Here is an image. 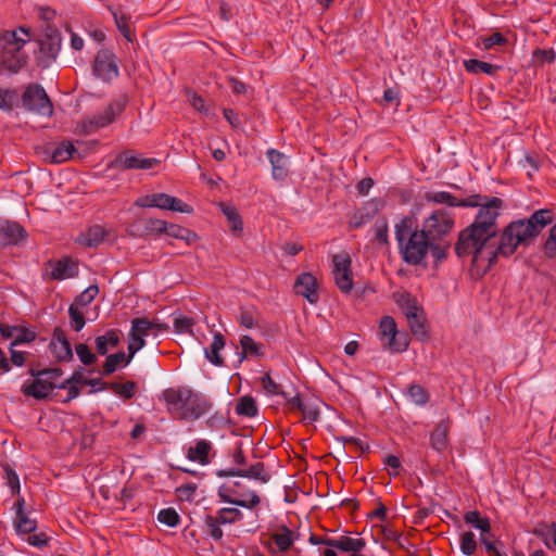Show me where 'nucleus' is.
I'll use <instances>...</instances> for the list:
<instances>
[{
	"label": "nucleus",
	"instance_id": "obj_1",
	"mask_svg": "<svg viewBox=\"0 0 556 556\" xmlns=\"http://www.w3.org/2000/svg\"><path fill=\"white\" fill-rule=\"evenodd\" d=\"M472 197L479 198L476 200L477 203L464 207H479V210L473 223L458 233L455 253L458 257L471 255L472 263L477 265L485 262L490 267L496 263L498 255L505 257L511 255L518 245L528 244L554 219L551 210H538L528 219L511 222L502 235H498L496 219L503 207V200L480 194Z\"/></svg>",
	"mask_w": 556,
	"mask_h": 556
},
{
	"label": "nucleus",
	"instance_id": "obj_2",
	"mask_svg": "<svg viewBox=\"0 0 556 556\" xmlns=\"http://www.w3.org/2000/svg\"><path fill=\"white\" fill-rule=\"evenodd\" d=\"M162 397L168 413L180 420H197L212 408L203 395L186 387L168 388L163 391Z\"/></svg>",
	"mask_w": 556,
	"mask_h": 556
},
{
	"label": "nucleus",
	"instance_id": "obj_3",
	"mask_svg": "<svg viewBox=\"0 0 556 556\" xmlns=\"http://www.w3.org/2000/svg\"><path fill=\"white\" fill-rule=\"evenodd\" d=\"M395 239L405 263L419 265L428 254L431 239L420 229L412 230L410 219L404 217L395 225Z\"/></svg>",
	"mask_w": 556,
	"mask_h": 556
},
{
	"label": "nucleus",
	"instance_id": "obj_4",
	"mask_svg": "<svg viewBox=\"0 0 556 556\" xmlns=\"http://www.w3.org/2000/svg\"><path fill=\"white\" fill-rule=\"evenodd\" d=\"M31 40L29 28L20 26L0 34V63L12 72H20L27 63L24 47Z\"/></svg>",
	"mask_w": 556,
	"mask_h": 556
},
{
	"label": "nucleus",
	"instance_id": "obj_5",
	"mask_svg": "<svg viewBox=\"0 0 556 556\" xmlns=\"http://www.w3.org/2000/svg\"><path fill=\"white\" fill-rule=\"evenodd\" d=\"M167 328L168 327L165 324L151 321L144 317L134 318L131 320V329L129 332V358H132L135 353L144 346V338L152 336L153 339H156L159 332L165 331Z\"/></svg>",
	"mask_w": 556,
	"mask_h": 556
},
{
	"label": "nucleus",
	"instance_id": "obj_6",
	"mask_svg": "<svg viewBox=\"0 0 556 556\" xmlns=\"http://www.w3.org/2000/svg\"><path fill=\"white\" fill-rule=\"evenodd\" d=\"M127 98L122 96L112 101L103 111V113L84 118L79 122L78 128L83 135H91L113 123L126 108Z\"/></svg>",
	"mask_w": 556,
	"mask_h": 556
},
{
	"label": "nucleus",
	"instance_id": "obj_7",
	"mask_svg": "<svg viewBox=\"0 0 556 556\" xmlns=\"http://www.w3.org/2000/svg\"><path fill=\"white\" fill-rule=\"evenodd\" d=\"M39 52L36 56L37 65L48 68L58 58L62 46L61 33L56 27L48 25L38 39Z\"/></svg>",
	"mask_w": 556,
	"mask_h": 556
},
{
	"label": "nucleus",
	"instance_id": "obj_8",
	"mask_svg": "<svg viewBox=\"0 0 556 556\" xmlns=\"http://www.w3.org/2000/svg\"><path fill=\"white\" fill-rule=\"evenodd\" d=\"M23 106L40 116H51L53 114V105L45 91L39 85H29L22 94Z\"/></svg>",
	"mask_w": 556,
	"mask_h": 556
},
{
	"label": "nucleus",
	"instance_id": "obj_9",
	"mask_svg": "<svg viewBox=\"0 0 556 556\" xmlns=\"http://www.w3.org/2000/svg\"><path fill=\"white\" fill-rule=\"evenodd\" d=\"M454 226L453 217L445 210H435L425 219L421 230L431 240H441Z\"/></svg>",
	"mask_w": 556,
	"mask_h": 556
},
{
	"label": "nucleus",
	"instance_id": "obj_10",
	"mask_svg": "<svg viewBox=\"0 0 556 556\" xmlns=\"http://www.w3.org/2000/svg\"><path fill=\"white\" fill-rule=\"evenodd\" d=\"M333 276L337 287L343 292L349 293L353 288V278L351 271V257L348 253L336 254L332 257Z\"/></svg>",
	"mask_w": 556,
	"mask_h": 556
},
{
	"label": "nucleus",
	"instance_id": "obj_11",
	"mask_svg": "<svg viewBox=\"0 0 556 556\" xmlns=\"http://www.w3.org/2000/svg\"><path fill=\"white\" fill-rule=\"evenodd\" d=\"M241 513L237 508H222L218 511L217 517L206 516L204 523L207 529V533L215 540L219 541L223 538V530L220 525L233 523L241 519Z\"/></svg>",
	"mask_w": 556,
	"mask_h": 556
},
{
	"label": "nucleus",
	"instance_id": "obj_12",
	"mask_svg": "<svg viewBox=\"0 0 556 556\" xmlns=\"http://www.w3.org/2000/svg\"><path fill=\"white\" fill-rule=\"evenodd\" d=\"M94 75L103 81H110L118 75L115 55L109 50H100L93 63Z\"/></svg>",
	"mask_w": 556,
	"mask_h": 556
},
{
	"label": "nucleus",
	"instance_id": "obj_13",
	"mask_svg": "<svg viewBox=\"0 0 556 556\" xmlns=\"http://www.w3.org/2000/svg\"><path fill=\"white\" fill-rule=\"evenodd\" d=\"M294 292L305 298L311 304L319 301L318 282L311 273L300 274L294 281Z\"/></svg>",
	"mask_w": 556,
	"mask_h": 556
},
{
	"label": "nucleus",
	"instance_id": "obj_14",
	"mask_svg": "<svg viewBox=\"0 0 556 556\" xmlns=\"http://www.w3.org/2000/svg\"><path fill=\"white\" fill-rule=\"evenodd\" d=\"M217 476L225 477H243L254 479L261 483H267L270 480V475L266 470L264 463L257 462L254 465H251L248 469H227V470H218Z\"/></svg>",
	"mask_w": 556,
	"mask_h": 556
},
{
	"label": "nucleus",
	"instance_id": "obj_15",
	"mask_svg": "<svg viewBox=\"0 0 556 556\" xmlns=\"http://www.w3.org/2000/svg\"><path fill=\"white\" fill-rule=\"evenodd\" d=\"M160 164V160L154 157H142L131 153H124L114 161L115 166L122 169H150Z\"/></svg>",
	"mask_w": 556,
	"mask_h": 556
},
{
	"label": "nucleus",
	"instance_id": "obj_16",
	"mask_svg": "<svg viewBox=\"0 0 556 556\" xmlns=\"http://www.w3.org/2000/svg\"><path fill=\"white\" fill-rule=\"evenodd\" d=\"M166 222L154 218L139 219L129 227L132 237H146L150 235L164 233Z\"/></svg>",
	"mask_w": 556,
	"mask_h": 556
},
{
	"label": "nucleus",
	"instance_id": "obj_17",
	"mask_svg": "<svg viewBox=\"0 0 556 556\" xmlns=\"http://www.w3.org/2000/svg\"><path fill=\"white\" fill-rule=\"evenodd\" d=\"M33 377L35 379L30 383H24L22 387V392L26 396H31L36 400H43L48 397L54 388H59V384H55L52 381H47L42 376Z\"/></svg>",
	"mask_w": 556,
	"mask_h": 556
},
{
	"label": "nucleus",
	"instance_id": "obj_18",
	"mask_svg": "<svg viewBox=\"0 0 556 556\" xmlns=\"http://www.w3.org/2000/svg\"><path fill=\"white\" fill-rule=\"evenodd\" d=\"M25 237L24 228L7 219H0V247L17 244Z\"/></svg>",
	"mask_w": 556,
	"mask_h": 556
},
{
	"label": "nucleus",
	"instance_id": "obj_19",
	"mask_svg": "<svg viewBox=\"0 0 556 556\" xmlns=\"http://www.w3.org/2000/svg\"><path fill=\"white\" fill-rule=\"evenodd\" d=\"M50 348L53 355L60 362H68L73 358L72 346L61 329H55L53 332L52 340L50 342Z\"/></svg>",
	"mask_w": 556,
	"mask_h": 556
},
{
	"label": "nucleus",
	"instance_id": "obj_20",
	"mask_svg": "<svg viewBox=\"0 0 556 556\" xmlns=\"http://www.w3.org/2000/svg\"><path fill=\"white\" fill-rule=\"evenodd\" d=\"M425 199L427 202H432L437 204H446L448 206L455 207V206H465V205H471L476 204V200H479L477 197H468L464 200H457L454 195H452L450 192L446 191H439V192H427L425 194Z\"/></svg>",
	"mask_w": 556,
	"mask_h": 556
},
{
	"label": "nucleus",
	"instance_id": "obj_21",
	"mask_svg": "<svg viewBox=\"0 0 556 556\" xmlns=\"http://www.w3.org/2000/svg\"><path fill=\"white\" fill-rule=\"evenodd\" d=\"M50 268V276L54 280H64L75 277L77 275V265L71 260L64 258L55 262H48Z\"/></svg>",
	"mask_w": 556,
	"mask_h": 556
},
{
	"label": "nucleus",
	"instance_id": "obj_22",
	"mask_svg": "<svg viewBox=\"0 0 556 556\" xmlns=\"http://www.w3.org/2000/svg\"><path fill=\"white\" fill-rule=\"evenodd\" d=\"M323 543L329 547L337 548L341 552L355 553L361 552L366 542L363 539H353L350 536H340L338 539H326Z\"/></svg>",
	"mask_w": 556,
	"mask_h": 556
},
{
	"label": "nucleus",
	"instance_id": "obj_23",
	"mask_svg": "<svg viewBox=\"0 0 556 556\" xmlns=\"http://www.w3.org/2000/svg\"><path fill=\"white\" fill-rule=\"evenodd\" d=\"M108 233L103 226L93 225L86 232L80 233L76 241L86 248H96L105 240Z\"/></svg>",
	"mask_w": 556,
	"mask_h": 556
},
{
	"label": "nucleus",
	"instance_id": "obj_24",
	"mask_svg": "<svg viewBox=\"0 0 556 556\" xmlns=\"http://www.w3.org/2000/svg\"><path fill=\"white\" fill-rule=\"evenodd\" d=\"M393 299L406 319L414 317L424 311L422 307L418 304L417 300L407 292H396L393 294Z\"/></svg>",
	"mask_w": 556,
	"mask_h": 556
},
{
	"label": "nucleus",
	"instance_id": "obj_25",
	"mask_svg": "<svg viewBox=\"0 0 556 556\" xmlns=\"http://www.w3.org/2000/svg\"><path fill=\"white\" fill-rule=\"evenodd\" d=\"M75 151L76 149L71 141H62L52 150H47L46 157L51 164H61L72 159Z\"/></svg>",
	"mask_w": 556,
	"mask_h": 556
},
{
	"label": "nucleus",
	"instance_id": "obj_26",
	"mask_svg": "<svg viewBox=\"0 0 556 556\" xmlns=\"http://www.w3.org/2000/svg\"><path fill=\"white\" fill-rule=\"evenodd\" d=\"M268 160L271 164V175L275 179H285L288 175L287 162L285 155L275 149L267 151Z\"/></svg>",
	"mask_w": 556,
	"mask_h": 556
},
{
	"label": "nucleus",
	"instance_id": "obj_27",
	"mask_svg": "<svg viewBox=\"0 0 556 556\" xmlns=\"http://www.w3.org/2000/svg\"><path fill=\"white\" fill-rule=\"evenodd\" d=\"M226 341L220 332H216L213 337V342L208 349L204 350L205 357L215 366H222L224 358L219 355V352L225 348Z\"/></svg>",
	"mask_w": 556,
	"mask_h": 556
},
{
	"label": "nucleus",
	"instance_id": "obj_28",
	"mask_svg": "<svg viewBox=\"0 0 556 556\" xmlns=\"http://www.w3.org/2000/svg\"><path fill=\"white\" fill-rule=\"evenodd\" d=\"M118 344L119 331L117 329H111L96 338V349L100 355H106L110 349L116 348Z\"/></svg>",
	"mask_w": 556,
	"mask_h": 556
},
{
	"label": "nucleus",
	"instance_id": "obj_29",
	"mask_svg": "<svg viewBox=\"0 0 556 556\" xmlns=\"http://www.w3.org/2000/svg\"><path fill=\"white\" fill-rule=\"evenodd\" d=\"M448 422L441 421L438 424L434 431L431 433L430 441L433 450L441 452L444 451L448 445Z\"/></svg>",
	"mask_w": 556,
	"mask_h": 556
},
{
	"label": "nucleus",
	"instance_id": "obj_30",
	"mask_svg": "<svg viewBox=\"0 0 556 556\" xmlns=\"http://www.w3.org/2000/svg\"><path fill=\"white\" fill-rule=\"evenodd\" d=\"M212 448L210 442L199 440L194 446H190L187 451V457L191 462H199L202 465L208 464V453Z\"/></svg>",
	"mask_w": 556,
	"mask_h": 556
},
{
	"label": "nucleus",
	"instance_id": "obj_31",
	"mask_svg": "<svg viewBox=\"0 0 556 556\" xmlns=\"http://www.w3.org/2000/svg\"><path fill=\"white\" fill-rule=\"evenodd\" d=\"M533 534L540 538L549 549H556V525L539 523Z\"/></svg>",
	"mask_w": 556,
	"mask_h": 556
},
{
	"label": "nucleus",
	"instance_id": "obj_32",
	"mask_svg": "<svg viewBox=\"0 0 556 556\" xmlns=\"http://www.w3.org/2000/svg\"><path fill=\"white\" fill-rule=\"evenodd\" d=\"M130 361L131 358H129V355L126 356V354L122 351L114 354H110L106 356L104 361L101 372L105 376H110L118 367L126 366Z\"/></svg>",
	"mask_w": 556,
	"mask_h": 556
},
{
	"label": "nucleus",
	"instance_id": "obj_33",
	"mask_svg": "<svg viewBox=\"0 0 556 556\" xmlns=\"http://www.w3.org/2000/svg\"><path fill=\"white\" fill-rule=\"evenodd\" d=\"M406 320L412 333L416 339L419 341H426L429 338L424 311H421L420 314H417L414 317H409Z\"/></svg>",
	"mask_w": 556,
	"mask_h": 556
},
{
	"label": "nucleus",
	"instance_id": "obj_34",
	"mask_svg": "<svg viewBox=\"0 0 556 556\" xmlns=\"http://www.w3.org/2000/svg\"><path fill=\"white\" fill-rule=\"evenodd\" d=\"M464 520L466 523L480 530V535H485L491 531V523L489 518L481 516V514L477 510L467 511L464 516Z\"/></svg>",
	"mask_w": 556,
	"mask_h": 556
},
{
	"label": "nucleus",
	"instance_id": "obj_35",
	"mask_svg": "<svg viewBox=\"0 0 556 556\" xmlns=\"http://www.w3.org/2000/svg\"><path fill=\"white\" fill-rule=\"evenodd\" d=\"M464 66L467 72L472 74L484 73L488 75H494L500 70L498 65H494L477 59H470L465 61Z\"/></svg>",
	"mask_w": 556,
	"mask_h": 556
},
{
	"label": "nucleus",
	"instance_id": "obj_36",
	"mask_svg": "<svg viewBox=\"0 0 556 556\" xmlns=\"http://www.w3.org/2000/svg\"><path fill=\"white\" fill-rule=\"evenodd\" d=\"M382 345L388 348L391 352L399 353L404 352L408 346V338L406 333L399 331L394 332V336L389 337Z\"/></svg>",
	"mask_w": 556,
	"mask_h": 556
},
{
	"label": "nucleus",
	"instance_id": "obj_37",
	"mask_svg": "<svg viewBox=\"0 0 556 556\" xmlns=\"http://www.w3.org/2000/svg\"><path fill=\"white\" fill-rule=\"evenodd\" d=\"M240 345L242 349L240 362L248 355L251 356H262V348L261 343L255 342L250 336H242L240 339Z\"/></svg>",
	"mask_w": 556,
	"mask_h": 556
},
{
	"label": "nucleus",
	"instance_id": "obj_38",
	"mask_svg": "<svg viewBox=\"0 0 556 556\" xmlns=\"http://www.w3.org/2000/svg\"><path fill=\"white\" fill-rule=\"evenodd\" d=\"M236 413L240 416L254 417L257 415V406L255 400L250 395L242 396L237 405Z\"/></svg>",
	"mask_w": 556,
	"mask_h": 556
},
{
	"label": "nucleus",
	"instance_id": "obj_39",
	"mask_svg": "<svg viewBox=\"0 0 556 556\" xmlns=\"http://www.w3.org/2000/svg\"><path fill=\"white\" fill-rule=\"evenodd\" d=\"M109 389L124 399H132L137 392V384L134 381L125 383L109 382Z\"/></svg>",
	"mask_w": 556,
	"mask_h": 556
},
{
	"label": "nucleus",
	"instance_id": "obj_40",
	"mask_svg": "<svg viewBox=\"0 0 556 556\" xmlns=\"http://www.w3.org/2000/svg\"><path fill=\"white\" fill-rule=\"evenodd\" d=\"M164 233H166L173 238H176V239L185 240L188 243L197 238V235L194 232H192L191 230H189L188 228H185V227H181L178 225H174V224H167V223H166V229L164 230Z\"/></svg>",
	"mask_w": 556,
	"mask_h": 556
},
{
	"label": "nucleus",
	"instance_id": "obj_41",
	"mask_svg": "<svg viewBox=\"0 0 556 556\" xmlns=\"http://www.w3.org/2000/svg\"><path fill=\"white\" fill-rule=\"evenodd\" d=\"M256 316L257 313L253 307H241L237 320L242 327L252 329L258 325Z\"/></svg>",
	"mask_w": 556,
	"mask_h": 556
},
{
	"label": "nucleus",
	"instance_id": "obj_42",
	"mask_svg": "<svg viewBox=\"0 0 556 556\" xmlns=\"http://www.w3.org/2000/svg\"><path fill=\"white\" fill-rule=\"evenodd\" d=\"M18 101V93L15 89H0V110L10 112Z\"/></svg>",
	"mask_w": 556,
	"mask_h": 556
},
{
	"label": "nucleus",
	"instance_id": "obj_43",
	"mask_svg": "<svg viewBox=\"0 0 556 556\" xmlns=\"http://www.w3.org/2000/svg\"><path fill=\"white\" fill-rule=\"evenodd\" d=\"M282 533H274L271 535L273 541L277 544L279 551L286 552L293 544L292 531L289 530L286 526H282Z\"/></svg>",
	"mask_w": 556,
	"mask_h": 556
},
{
	"label": "nucleus",
	"instance_id": "obj_44",
	"mask_svg": "<svg viewBox=\"0 0 556 556\" xmlns=\"http://www.w3.org/2000/svg\"><path fill=\"white\" fill-rule=\"evenodd\" d=\"M99 293L97 285H91L85 289L79 295L76 296L72 305H77L78 308L88 306Z\"/></svg>",
	"mask_w": 556,
	"mask_h": 556
},
{
	"label": "nucleus",
	"instance_id": "obj_45",
	"mask_svg": "<svg viewBox=\"0 0 556 556\" xmlns=\"http://www.w3.org/2000/svg\"><path fill=\"white\" fill-rule=\"evenodd\" d=\"M36 520L29 518V516L26 513L16 515L15 530L18 533H31L36 530Z\"/></svg>",
	"mask_w": 556,
	"mask_h": 556
},
{
	"label": "nucleus",
	"instance_id": "obj_46",
	"mask_svg": "<svg viewBox=\"0 0 556 556\" xmlns=\"http://www.w3.org/2000/svg\"><path fill=\"white\" fill-rule=\"evenodd\" d=\"M460 552L466 556H471L477 549V541L473 532L466 531L460 535L459 542Z\"/></svg>",
	"mask_w": 556,
	"mask_h": 556
},
{
	"label": "nucleus",
	"instance_id": "obj_47",
	"mask_svg": "<svg viewBox=\"0 0 556 556\" xmlns=\"http://www.w3.org/2000/svg\"><path fill=\"white\" fill-rule=\"evenodd\" d=\"M220 207L229 223L231 224V231L237 232L242 230V220L235 207L220 203Z\"/></svg>",
	"mask_w": 556,
	"mask_h": 556
},
{
	"label": "nucleus",
	"instance_id": "obj_48",
	"mask_svg": "<svg viewBox=\"0 0 556 556\" xmlns=\"http://www.w3.org/2000/svg\"><path fill=\"white\" fill-rule=\"evenodd\" d=\"M448 249L450 243L440 240H431V244L429 245V250L437 264L446 260Z\"/></svg>",
	"mask_w": 556,
	"mask_h": 556
},
{
	"label": "nucleus",
	"instance_id": "obj_49",
	"mask_svg": "<svg viewBox=\"0 0 556 556\" xmlns=\"http://www.w3.org/2000/svg\"><path fill=\"white\" fill-rule=\"evenodd\" d=\"M68 316H70V325L73 330L78 332L85 327V325H86L85 316H84L83 312L80 311V308L77 307V305H72V304L70 305Z\"/></svg>",
	"mask_w": 556,
	"mask_h": 556
},
{
	"label": "nucleus",
	"instance_id": "obj_50",
	"mask_svg": "<svg viewBox=\"0 0 556 556\" xmlns=\"http://www.w3.org/2000/svg\"><path fill=\"white\" fill-rule=\"evenodd\" d=\"M380 330V340L383 343L389 337L394 336V332L397 331L396 323L393 317L384 316L379 326Z\"/></svg>",
	"mask_w": 556,
	"mask_h": 556
},
{
	"label": "nucleus",
	"instance_id": "obj_51",
	"mask_svg": "<svg viewBox=\"0 0 556 556\" xmlns=\"http://www.w3.org/2000/svg\"><path fill=\"white\" fill-rule=\"evenodd\" d=\"M157 520L161 523H164V525L173 528L179 523L180 517L174 508H165V509L160 510V513L157 515Z\"/></svg>",
	"mask_w": 556,
	"mask_h": 556
},
{
	"label": "nucleus",
	"instance_id": "obj_52",
	"mask_svg": "<svg viewBox=\"0 0 556 556\" xmlns=\"http://www.w3.org/2000/svg\"><path fill=\"white\" fill-rule=\"evenodd\" d=\"M113 15H114L116 26H117L118 30L121 31V34L128 41L131 42L134 37H132L131 29L128 25V17L124 13H117V12H114Z\"/></svg>",
	"mask_w": 556,
	"mask_h": 556
},
{
	"label": "nucleus",
	"instance_id": "obj_53",
	"mask_svg": "<svg viewBox=\"0 0 556 556\" xmlns=\"http://www.w3.org/2000/svg\"><path fill=\"white\" fill-rule=\"evenodd\" d=\"M75 351H76V354L79 358V361L84 364V365H92L97 362V356L96 354H93L89 346L85 343H78L76 346H75Z\"/></svg>",
	"mask_w": 556,
	"mask_h": 556
},
{
	"label": "nucleus",
	"instance_id": "obj_54",
	"mask_svg": "<svg viewBox=\"0 0 556 556\" xmlns=\"http://www.w3.org/2000/svg\"><path fill=\"white\" fill-rule=\"evenodd\" d=\"M408 395H409L410 400L417 405H425L429 400V394L419 384L410 386V388L408 390Z\"/></svg>",
	"mask_w": 556,
	"mask_h": 556
},
{
	"label": "nucleus",
	"instance_id": "obj_55",
	"mask_svg": "<svg viewBox=\"0 0 556 556\" xmlns=\"http://www.w3.org/2000/svg\"><path fill=\"white\" fill-rule=\"evenodd\" d=\"M195 324L194 318L187 317V316H180L175 318L174 320V328L175 331L178 333H191L192 327Z\"/></svg>",
	"mask_w": 556,
	"mask_h": 556
},
{
	"label": "nucleus",
	"instance_id": "obj_56",
	"mask_svg": "<svg viewBox=\"0 0 556 556\" xmlns=\"http://www.w3.org/2000/svg\"><path fill=\"white\" fill-rule=\"evenodd\" d=\"M543 251L549 258L556 257V224L549 229L548 237L544 243Z\"/></svg>",
	"mask_w": 556,
	"mask_h": 556
},
{
	"label": "nucleus",
	"instance_id": "obj_57",
	"mask_svg": "<svg viewBox=\"0 0 556 556\" xmlns=\"http://www.w3.org/2000/svg\"><path fill=\"white\" fill-rule=\"evenodd\" d=\"M375 237L376 240L381 244L389 243L388 237V222L386 218H380L375 224Z\"/></svg>",
	"mask_w": 556,
	"mask_h": 556
},
{
	"label": "nucleus",
	"instance_id": "obj_58",
	"mask_svg": "<svg viewBox=\"0 0 556 556\" xmlns=\"http://www.w3.org/2000/svg\"><path fill=\"white\" fill-rule=\"evenodd\" d=\"M506 42L507 39L498 31L493 33L489 37L481 38V45L484 50H490L494 46H504Z\"/></svg>",
	"mask_w": 556,
	"mask_h": 556
},
{
	"label": "nucleus",
	"instance_id": "obj_59",
	"mask_svg": "<svg viewBox=\"0 0 556 556\" xmlns=\"http://www.w3.org/2000/svg\"><path fill=\"white\" fill-rule=\"evenodd\" d=\"M29 374L31 376H42L46 378L47 381H54L55 379L60 378L62 376V369L61 368H46L42 370H35L30 369Z\"/></svg>",
	"mask_w": 556,
	"mask_h": 556
},
{
	"label": "nucleus",
	"instance_id": "obj_60",
	"mask_svg": "<svg viewBox=\"0 0 556 556\" xmlns=\"http://www.w3.org/2000/svg\"><path fill=\"white\" fill-rule=\"evenodd\" d=\"M225 501L235 504L237 506H241L244 508H253L257 506L261 502L260 496L255 492H251L249 494V500H229L224 497Z\"/></svg>",
	"mask_w": 556,
	"mask_h": 556
},
{
	"label": "nucleus",
	"instance_id": "obj_61",
	"mask_svg": "<svg viewBox=\"0 0 556 556\" xmlns=\"http://www.w3.org/2000/svg\"><path fill=\"white\" fill-rule=\"evenodd\" d=\"M35 338H36L35 332H33L26 328H18V330L16 331L14 341L12 342V345L29 343V342L34 341Z\"/></svg>",
	"mask_w": 556,
	"mask_h": 556
},
{
	"label": "nucleus",
	"instance_id": "obj_62",
	"mask_svg": "<svg viewBox=\"0 0 556 556\" xmlns=\"http://www.w3.org/2000/svg\"><path fill=\"white\" fill-rule=\"evenodd\" d=\"M262 384H263V388L270 394H275V395L283 394L280 386L273 380V378L270 377L269 374H265L262 377Z\"/></svg>",
	"mask_w": 556,
	"mask_h": 556
},
{
	"label": "nucleus",
	"instance_id": "obj_63",
	"mask_svg": "<svg viewBox=\"0 0 556 556\" xmlns=\"http://www.w3.org/2000/svg\"><path fill=\"white\" fill-rule=\"evenodd\" d=\"M5 477L8 480V485L10 486L12 493L18 494L21 489L20 479L16 472L9 466L5 467Z\"/></svg>",
	"mask_w": 556,
	"mask_h": 556
},
{
	"label": "nucleus",
	"instance_id": "obj_64",
	"mask_svg": "<svg viewBox=\"0 0 556 556\" xmlns=\"http://www.w3.org/2000/svg\"><path fill=\"white\" fill-rule=\"evenodd\" d=\"M301 413L303 414L304 420L308 422H314L319 418V410L313 404L305 403L301 409Z\"/></svg>",
	"mask_w": 556,
	"mask_h": 556
}]
</instances>
